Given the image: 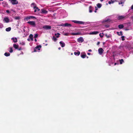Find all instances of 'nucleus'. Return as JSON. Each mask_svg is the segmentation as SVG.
<instances>
[{
  "label": "nucleus",
  "instance_id": "nucleus-1",
  "mask_svg": "<svg viewBox=\"0 0 133 133\" xmlns=\"http://www.w3.org/2000/svg\"><path fill=\"white\" fill-rule=\"evenodd\" d=\"M127 16H119L117 18L119 20H124L128 17Z\"/></svg>",
  "mask_w": 133,
  "mask_h": 133
},
{
  "label": "nucleus",
  "instance_id": "nucleus-2",
  "mask_svg": "<svg viewBox=\"0 0 133 133\" xmlns=\"http://www.w3.org/2000/svg\"><path fill=\"white\" fill-rule=\"evenodd\" d=\"M72 22L75 23H77L78 24H88V23H85L83 22L77 21H73Z\"/></svg>",
  "mask_w": 133,
  "mask_h": 133
},
{
  "label": "nucleus",
  "instance_id": "nucleus-3",
  "mask_svg": "<svg viewBox=\"0 0 133 133\" xmlns=\"http://www.w3.org/2000/svg\"><path fill=\"white\" fill-rule=\"evenodd\" d=\"M31 6H32L34 8V11L35 12H36L37 11H37H39L40 10L39 9L38 7H36L35 6V4L34 3H32L31 4Z\"/></svg>",
  "mask_w": 133,
  "mask_h": 133
},
{
  "label": "nucleus",
  "instance_id": "nucleus-4",
  "mask_svg": "<svg viewBox=\"0 0 133 133\" xmlns=\"http://www.w3.org/2000/svg\"><path fill=\"white\" fill-rule=\"evenodd\" d=\"M41 45H38L36 47L34 50V52H36L37 51V50H40V48H41Z\"/></svg>",
  "mask_w": 133,
  "mask_h": 133
},
{
  "label": "nucleus",
  "instance_id": "nucleus-5",
  "mask_svg": "<svg viewBox=\"0 0 133 133\" xmlns=\"http://www.w3.org/2000/svg\"><path fill=\"white\" fill-rule=\"evenodd\" d=\"M11 2L12 4H17L18 3V2L17 0H11Z\"/></svg>",
  "mask_w": 133,
  "mask_h": 133
},
{
  "label": "nucleus",
  "instance_id": "nucleus-6",
  "mask_svg": "<svg viewBox=\"0 0 133 133\" xmlns=\"http://www.w3.org/2000/svg\"><path fill=\"white\" fill-rule=\"evenodd\" d=\"M77 41L79 43H82L84 41V40L83 37H81L77 39Z\"/></svg>",
  "mask_w": 133,
  "mask_h": 133
},
{
  "label": "nucleus",
  "instance_id": "nucleus-7",
  "mask_svg": "<svg viewBox=\"0 0 133 133\" xmlns=\"http://www.w3.org/2000/svg\"><path fill=\"white\" fill-rule=\"evenodd\" d=\"M35 17L32 16H28L24 18V20H28L29 19L33 18H35Z\"/></svg>",
  "mask_w": 133,
  "mask_h": 133
},
{
  "label": "nucleus",
  "instance_id": "nucleus-8",
  "mask_svg": "<svg viewBox=\"0 0 133 133\" xmlns=\"http://www.w3.org/2000/svg\"><path fill=\"white\" fill-rule=\"evenodd\" d=\"M104 51V50L102 48H99L98 50L99 53L100 55H102Z\"/></svg>",
  "mask_w": 133,
  "mask_h": 133
},
{
  "label": "nucleus",
  "instance_id": "nucleus-9",
  "mask_svg": "<svg viewBox=\"0 0 133 133\" xmlns=\"http://www.w3.org/2000/svg\"><path fill=\"white\" fill-rule=\"evenodd\" d=\"M43 28L46 30H49L51 29V26L48 25H44L43 27Z\"/></svg>",
  "mask_w": 133,
  "mask_h": 133
},
{
  "label": "nucleus",
  "instance_id": "nucleus-10",
  "mask_svg": "<svg viewBox=\"0 0 133 133\" xmlns=\"http://www.w3.org/2000/svg\"><path fill=\"white\" fill-rule=\"evenodd\" d=\"M4 20L5 22L6 23H8L9 21V19L8 17H6L4 18Z\"/></svg>",
  "mask_w": 133,
  "mask_h": 133
},
{
  "label": "nucleus",
  "instance_id": "nucleus-11",
  "mask_svg": "<svg viewBox=\"0 0 133 133\" xmlns=\"http://www.w3.org/2000/svg\"><path fill=\"white\" fill-rule=\"evenodd\" d=\"M59 43L62 47H63L65 46V43L62 41L60 42Z\"/></svg>",
  "mask_w": 133,
  "mask_h": 133
},
{
  "label": "nucleus",
  "instance_id": "nucleus-12",
  "mask_svg": "<svg viewBox=\"0 0 133 133\" xmlns=\"http://www.w3.org/2000/svg\"><path fill=\"white\" fill-rule=\"evenodd\" d=\"M28 23L30 25H35V22L34 21H30L28 22Z\"/></svg>",
  "mask_w": 133,
  "mask_h": 133
},
{
  "label": "nucleus",
  "instance_id": "nucleus-13",
  "mask_svg": "<svg viewBox=\"0 0 133 133\" xmlns=\"http://www.w3.org/2000/svg\"><path fill=\"white\" fill-rule=\"evenodd\" d=\"M99 32L97 31H93L91 32L90 34L92 35H96Z\"/></svg>",
  "mask_w": 133,
  "mask_h": 133
},
{
  "label": "nucleus",
  "instance_id": "nucleus-14",
  "mask_svg": "<svg viewBox=\"0 0 133 133\" xmlns=\"http://www.w3.org/2000/svg\"><path fill=\"white\" fill-rule=\"evenodd\" d=\"M11 39L13 40L14 42V43H16L17 42V39L16 37L15 38L13 37Z\"/></svg>",
  "mask_w": 133,
  "mask_h": 133
},
{
  "label": "nucleus",
  "instance_id": "nucleus-15",
  "mask_svg": "<svg viewBox=\"0 0 133 133\" xmlns=\"http://www.w3.org/2000/svg\"><path fill=\"white\" fill-rule=\"evenodd\" d=\"M41 13L43 14V13L46 14V13H47L48 12L47 11H46V10H45L43 9H42L41 10Z\"/></svg>",
  "mask_w": 133,
  "mask_h": 133
},
{
  "label": "nucleus",
  "instance_id": "nucleus-16",
  "mask_svg": "<svg viewBox=\"0 0 133 133\" xmlns=\"http://www.w3.org/2000/svg\"><path fill=\"white\" fill-rule=\"evenodd\" d=\"M80 54V51H78L77 52H74V54L76 56H79Z\"/></svg>",
  "mask_w": 133,
  "mask_h": 133
},
{
  "label": "nucleus",
  "instance_id": "nucleus-17",
  "mask_svg": "<svg viewBox=\"0 0 133 133\" xmlns=\"http://www.w3.org/2000/svg\"><path fill=\"white\" fill-rule=\"evenodd\" d=\"M13 46L15 49H18L19 46L18 45H17L16 44H14L13 45Z\"/></svg>",
  "mask_w": 133,
  "mask_h": 133
},
{
  "label": "nucleus",
  "instance_id": "nucleus-18",
  "mask_svg": "<svg viewBox=\"0 0 133 133\" xmlns=\"http://www.w3.org/2000/svg\"><path fill=\"white\" fill-rule=\"evenodd\" d=\"M33 35L32 34H30L29 36V38L30 39L31 41H33Z\"/></svg>",
  "mask_w": 133,
  "mask_h": 133
},
{
  "label": "nucleus",
  "instance_id": "nucleus-19",
  "mask_svg": "<svg viewBox=\"0 0 133 133\" xmlns=\"http://www.w3.org/2000/svg\"><path fill=\"white\" fill-rule=\"evenodd\" d=\"M81 33L80 32H77V33H72V34L73 35H80Z\"/></svg>",
  "mask_w": 133,
  "mask_h": 133
},
{
  "label": "nucleus",
  "instance_id": "nucleus-20",
  "mask_svg": "<svg viewBox=\"0 0 133 133\" xmlns=\"http://www.w3.org/2000/svg\"><path fill=\"white\" fill-rule=\"evenodd\" d=\"M81 57L82 58H84L85 57H87V55L85 54H81Z\"/></svg>",
  "mask_w": 133,
  "mask_h": 133
},
{
  "label": "nucleus",
  "instance_id": "nucleus-21",
  "mask_svg": "<svg viewBox=\"0 0 133 133\" xmlns=\"http://www.w3.org/2000/svg\"><path fill=\"white\" fill-rule=\"evenodd\" d=\"M111 20L109 19H106L103 21L104 22H111Z\"/></svg>",
  "mask_w": 133,
  "mask_h": 133
},
{
  "label": "nucleus",
  "instance_id": "nucleus-22",
  "mask_svg": "<svg viewBox=\"0 0 133 133\" xmlns=\"http://www.w3.org/2000/svg\"><path fill=\"white\" fill-rule=\"evenodd\" d=\"M11 29V27H9L8 28H6V31H10Z\"/></svg>",
  "mask_w": 133,
  "mask_h": 133
},
{
  "label": "nucleus",
  "instance_id": "nucleus-23",
  "mask_svg": "<svg viewBox=\"0 0 133 133\" xmlns=\"http://www.w3.org/2000/svg\"><path fill=\"white\" fill-rule=\"evenodd\" d=\"M52 39L54 42H56V41L57 40V38L55 36H53V37L52 38Z\"/></svg>",
  "mask_w": 133,
  "mask_h": 133
},
{
  "label": "nucleus",
  "instance_id": "nucleus-24",
  "mask_svg": "<svg viewBox=\"0 0 133 133\" xmlns=\"http://www.w3.org/2000/svg\"><path fill=\"white\" fill-rule=\"evenodd\" d=\"M14 18L15 19L19 20L20 19V17L19 16H15Z\"/></svg>",
  "mask_w": 133,
  "mask_h": 133
},
{
  "label": "nucleus",
  "instance_id": "nucleus-25",
  "mask_svg": "<svg viewBox=\"0 0 133 133\" xmlns=\"http://www.w3.org/2000/svg\"><path fill=\"white\" fill-rule=\"evenodd\" d=\"M4 55L6 56H9L10 55V54L9 53L5 52V53Z\"/></svg>",
  "mask_w": 133,
  "mask_h": 133
},
{
  "label": "nucleus",
  "instance_id": "nucleus-26",
  "mask_svg": "<svg viewBox=\"0 0 133 133\" xmlns=\"http://www.w3.org/2000/svg\"><path fill=\"white\" fill-rule=\"evenodd\" d=\"M60 35V34L59 33H57L56 34H55V36H57L56 37L58 38L59 37V36Z\"/></svg>",
  "mask_w": 133,
  "mask_h": 133
},
{
  "label": "nucleus",
  "instance_id": "nucleus-27",
  "mask_svg": "<svg viewBox=\"0 0 133 133\" xmlns=\"http://www.w3.org/2000/svg\"><path fill=\"white\" fill-rule=\"evenodd\" d=\"M97 6L98 8H99L101 7L102 5L101 4L98 3L97 4Z\"/></svg>",
  "mask_w": 133,
  "mask_h": 133
},
{
  "label": "nucleus",
  "instance_id": "nucleus-28",
  "mask_svg": "<svg viewBox=\"0 0 133 133\" xmlns=\"http://www.w3.org/2000/svg\"><path fill=\"white\" fill-rule=\"evenodd\" d=\"M119 29H122L124 28V25H118Z\"/></svg>",
  "mask_w": 133,
  "mask_h": 133
},
{
  "label": "nucleus",
  "instance_id": "nucleus-29",
  "mask_svg": "<svg viewBox=\"0 0 133 133\" xmlns=\"http://www.w3.org/2000/svg\"><path fill=\"white\" fill-rule=\"evenodd\" d=\"M105 36L107 38H109L110 37V36L107 34H105Z\"/></svg>",
  "mask_w": 133,
  "mask_h": 133
},
{
  "label": "nucleus",
  "instance_id": "nucleus-30",
  "mask_svg": "<svg viewBox=\"0 0 133 133\" xmlns=\"http://www.w3.org/2000/svg\"><path fill=\"white\" fill-rule=\"evenodd\" d=\"M103 33H100L99 34V35L100 36V37L101 38H102L103 37Z\"/></svg>",
  "mask_w": 133,
  "mask_h": 133
},
{
  "label": "nucleus",
  "instance_id": "nucleus-31",
  "mask_svg": "<svg viewBox=\"0 0 133 133\" xmlns=\"http://www.w3.org/2000/svg\"><path fill=\"white\" fill-rule=\"evenodd\" d=\"M92 9V7L91 6H90L89 7V12H92V11L91 9Z\"/></svg>",
  "mask_w": 133,
  "mask_h": 133
},
{
  "label": "nucleus",
  "instance_id": "nucleus-32",
  "mask_svg": "<svg viewBox=\"0 0 133 133\" xmlns=\"http://www.w3.org/2000/svg\"><path fill=\"white\" fill-rule=\"evenodd\" d=\"M124 1H121L120 2H119L118 3V4H123L124 3Z\"/></svg>",
  "mask_w": 133,
  "mask_h": 133
},
{
  "label": "nucleus",
  "instance_id": "nucleus-33",
  "mask_svg": "<svg viewBox=\"0 0 133 133\" xmlns=\"http://www.w3.org/2000/svg\"><path fill=\"white\" fill-rule=\"evenodd\" d=\"M10 50L9 51V52L10 53H12L13 52V50H12V48L11 47L10 48Z\"/></svg>",
  "mask_w": 133,
  "mask_h": 133
},
{
  "label": "nucleus",
  "instance_id": "nucleus-34",
  "mask_svg": "<svg viewBox=\"0 0 133 133\" xmlns=\"http://www.w3.org/2000/svg\"><path fill=\"white\" fill-rule=\"evenodd\" d=\"M120 64H122L123 62H124V60L123 59H121L120 60Z\"/></svg>",
  "mask_w": 133,
  "mask_h": 133
},
{
  "label": "nucleus",
  "instance_id": "nucleus-35",
  "mask_svg": "<svg viewBox=\"0 0 133 133\" xmlns=\"http://www.w3.org/2000/svg\"><path fill=\"white\" fill-rule=\"evenodd\" d=\"M125 37L124 36H122L121 37L122 40V41H124L125 40L124 39Z\"/></svg>",
  "mask_w": 133,
  "mask_h": 133
},
{
  "label": "nucleus",
  "instance_id": "nucleus-36",
  "mask_svg": "<svg viewBox=\"0 0 133 133\" xmlns=\"http://www.w3.org/2000/svg\"><path fill=\"white\" fill-rule=\"evenodd\" d=\"M119 34H118V35L119 36H122L123 35V34L122 31H120Z\"/></svg>",
  "mask_w": 133,
  "mask_h": 133
},
{
  "label": "nucleus",
  "instance_id": "nucleus-37",
  "mask_svg": "<svg viewBox=\"0 0 133 133\" xmlns=\"http://www.w3.org/2000/svg\"><path fill=\"white\" fill-rule=\"evenodd\" d=\"M38 34H36L35 35V36H34V38H36L38 36Z\"/></svg>",
  "mask_w": 133,
  "mask_h": 133
},
{
  "label": "nucleus",
  "instance_id": "nucleus-38",
  "mask_svg": "<svg viewBox=\"0 0 133 133\" xmlns=\"http://www.w3.org/2000/svg\"><path fill=\"white\" fill-rule=\"evenodd\" d=\"M20 44L22 45H24L25 44V43L24 42H22V43H20Z\"/></svg>",
  "mask_w": 133,
  "mask_h": 133
},
{
  "label": "nucleus",
  "instance_id": "nucleus-39",
  "mask_svg": "<svg viewBox=\"0 0 133 133\" xmlns=\"http://www.w3.org/2000/svg\"><path fill=\"white\" fill-rule=\"evenodd\" d=\"M62 25H71L70 24H68V23H65L64 24H62Z\"/></svg>",
  "mask_w": 133,
  "mask_h": 133
},
{
  "label": "nucleus",
  "instance_id": "nucleus-40",
  "mask_svg": "<svg viewBox=\"0 0 133 133\" xmlns=\"http://www.w3.org/2000/svg\"><path fill=\"white\" fill-rule=\"evenodd\" d=\"M95 12H97V10H98V9L96 7H95Z\"/></svg>",
  "mask_w": 133,
  "mask_h": 133
},
{
  "label": "nucleus",
  "instance_id": "nucleus-41",
  "mask_svg": "<svg viewBox=\"0 0 133 133\" xmlns=\"http://www.w3.org/2000/svg\"><path fill=\"white\" fill-rule=\"evenodd\" d=\"M19 50H22V49L21 47H20L19 48L17 49Z\"/></svg>",
  "mask_w": 133,
  "mask_h": 133
},
{
  "label": "nucleus",
  "instance_id": "nucleus-42",
  "mask_svg": "<svg viewBox=\"0 0 133 133\" xmlns=\"http://www.w3.org/2000/svg\"><path fill=\"white\" fill-rule=\"evenodd\" d=\"M100 43V42H98L97 43V45H99V44Z\"/></svg>",
  "mask_w": 133,
  "mask_h": 133
},
{
  "label": "nucleus",
  "instance_id": "nucleus-43",
  "mask_svg": "<svg viewBox=\"0 0 133 133\" xmlns=\"http://www.w3.org/2000/svg\"><path fill=\"white\" fill-rule=\"evenodd\" d=\"M109 25H105V27L106 28H108L109 27Z\"/></svg>",
  "mask_w": 133,
  "mask_h": 133
},
{
  "label": "nucleus",
  "instance_id": "nucleus-44",
  "mask_svg": "<svg viewBox=\"0 0 133 133\" xmlns=\"http://www.w3.org/2000/svg\"><path fill=\"white\" fill-rule=\"evenodd\" d=\"M6 12H7L8 13H9V10H6Z\"/></svg>",
  "mask_w": 133,
  "mask_h": 133
},
{
  "label": "nucleus",
  "instance_id": "nucleus-45",
  "mask_svg": "<svg viewBox=\"0 0 133 133\" xmlns=\"http://www.w3.org/2000/svg\"><path fill=\"white\" fill-rule=\"evenodd\" d=\"M68 33H65V34L64 35L66 36H67L68 35Z\"/></svg>",
  "mask_w": 133,
  "mask_h": 133
},
{
  "label": "nucleus",
  "instance_id": "nucleus-46",
  "mask_svg": "<svg viewBox=\"0 0 133 133\" xmlns=\"http://www.w3.org/2000/svg\"><path fill=\"white\" fill-rule=\"evenodd\" d=\"M108 3L109 4H111V1H109V2H108Z\"/></svg>",
  "mask_w": 133,
  "mask_h": 133
},
{
  "label": "nucleus",
  "instance_id": "nucleus-47",
  "mask_svg": "<svg viewBox=\"0 0 133 133\" xmlns=\"http://www.w3.org/2000/svg\"><path fill=\"white\" fill-rule=\"evenodd\" d=\"M131 9H133V5L131 6Z\"/></svg>",
  "mask_w": 133,
  "mask_h": 133
},
{
  "label": "nucleus",
  "instance_id": "nucleus-48",
  "mask_svg": "<svg viewBox=\"0 0 133 133\" xmlns=\"http://www.w3.org/2000/svg\"><path fill=\"white\" fill-rule=\"evenodd\" d=\"M111 3H113L114 2V1L112 0H111Z\"/></svg>",
  "mask_w": 133,
  "mask_h": 133
},
{
  "label": "nucleus",
  "instance_id": "nucleus-49",
  "mask_svg": "<svg viewBox=\"0 0 133 133\" xmlns=\"http://www.w3.org/2000/svg\"><path fill=\"white\" fill-rule=\"evenodd\" d=\"M91 51H92V50L91 49H89L88 50V51H89V52H91Z\"/></svg>",
  "mask_w": 133,
  "mask_h": 133
},
{
  "label": "nucleus",
  "instance_id": "nucleus-50",
  "mask_svg": "<svg viewBox=\"0 0 133 133\" xmlns=\"http://www.w3.org/2000/svg\"><path fill=\"white\" fill-rule=\"evenodd\" d=\"M27 40L29 41H30V39L29 38H28L27 39Z\"/></svg>",
  "mask_w": 133,
  "mask_h": 133
},
{
  "label": "nucleus",
  "instance_id": "nucleus-51",
  "mask_svg": "<svg viewBox=\"0 0 133 133\" xmlns=\"http://www.w3.org/2000/svg\"><path fill=\"white\" fill-rule=\"evenodd\" d=\"M87 54L88 55H90L91 54L90 53L88 52V53Z\"/></svg>",
  "mask_w": 133,
  "mask_h": 133
},
{
  "label": "nucleus",
  "instance_id": "nucleus-52",
  "mask_svg": "<svg viewBox=\"0 0 133 133\" xmlns=\"http://www.w3.org/2000/svg\"><path fill=\"white\" fill-rule=\"evenodd\" d=\"M61 26H71V25H61Z\"/></svg>",
  "mask_w": 133,
  "mask_h": 133
},
{
  "label": "nucleus",
  "instance_id": "nucleus-53",
  "mask_svg": "<svg viewBox=\"0 0 133 133\" xmlns=\"http://www.w3.org/2000/svg\"><path fill=\"white\" fill-rule=\"evenodd\" d=\"M34 40H35V41L36 42H37V40L36 39H34Z\"/></svg>",
  "mask_w": 133,
  "mask_h": 133
},
{
  "label": "nucleus",
  "instance_id": "nucleus-54",
  "mask_svg": "<svg viewBox=\"0 0 133 133\" xmlns=\"http://www.w3.org/2000/svg\"><path fill=\"white\" fill-rule=\"evenodd\" d=\"M129 29H125V30H129Z\"/></svg>",
  "mask_w": 133,
  "mask_h": 133
},
{
  "label": "nucleus",
  "instance_id": "nucleus-55",
  "mask_svg": "<svg viewBox=\"0 0 133 133\" xmlns=\"http://www.w3.org/2000/svg\"><path fill=\"white\" fill-rule=\"evenodd\" d=\"M131 18L132 19L133 21V16H132L131 17Z\"/></svg>",
  "mask_w": 133,
  "mask_h": 133
},
{
  "label": "nucleus",
  "instance_id": "nucleus-56",
  "mask_svg": "<svg viewBox=\"0 0 133 133\" xmlns=\"http://www.w3.org/2000/svg\"><path fill=\"white\" fill-rule=\"evenodd\" d=\"M117 33L118 35V34H119V33L118 32H117Z\"/></svg>",
  "mask_w": 133,
  "mask_h": 133
},
{
  "label": "nucleus",
  "instance_id": "nucleus-57",
  "mask_svg": "<svg viewBox=\"0 0 133 133\" xmlns=\"http://www.w3.org/2000/svg\"><path fill=\"white\" fill-rule=\"evenodd\" d=\"M116 64H117V63H115L114 64V65H116Z\"/></svg>",
  "mask_w": 133,
  "mask_h": 133
},
{
  "label": "nucleus",
  "instance_id": "nucleus-58",
  "mask_svg": "<svg viewBox=\"0 0 133 133\" xmlns=\"http://www.w3.org/2000/svg\"><path fill=\"white\" fill-rule=\"evenodd\" d=\"M101 2H102L103 0H100Z\"/></svg>",
  "mask_w": 133,
  "mask_h": 133
},
{
  "label": "nucleus",
  "instance_id": "nucleus-59",
  "mask_svg": "<svg viewBox=\"0 0 133 133\" xmlns=\"http://www.w3.org/2000/svg\"><path fill=\"white\" fill-rule=\"evenodd\" d=\"M87 57V58H88V57H89L88 56H87V57Z\"/></svg>",
  "mask_w": 133,
  "mask_h": 133
},
{
  "label": "nucleus",
  "instance_id": "nucleus-60",
  "mask_svg": "<svg viewBox=\"0 0 133 133\" xmlns=\"http://www.w3.org/2000/svg\"><path fill=\"white\" fill-rule=\"evenodd\" d=\"M47 45V44H45V45H46V46Z\"/></svg>",
  "mask_w": 133,
  "mask_h": 133
},
{
  "label": "nucleus",
  "instance_id": "nucleus-61",
  "mask_svg": "<svg viewBox=\"0 0 133 133\" xmlns=\"http://www.w3.org/2000/svg\"><path fill=\"white\" fill-rule=\"evenodd\" d=\"M61 48L60 47L59 48V49H60Z\"/></svg>",
  "mask_w": 133,
  "mask_h": 133
},
{
  "label": "nucleus",
  "instance_id": "nucleus-62",
  "mask_svg": "<svg viewBox=\"0 0 133 133\" xmlns=\"http://www.w3.org/2000/svg\"><path fill=\"white\" fill-rule=\"evenodd\" d=\"M3 0H1V1H3Z\"/></svg>",
  "mask_w": 133,
  "mask_h": 133
},
{
  "label": "nucleus",
  "instance_id": "nucleus-63",
  "mask_svg": "<svg viewBox=\"0 0 133 133\" xmlns=\"http://www.w3.org/2000/svg\"><path fill=\"white\" fill-rule=\"evenodd\" d=\"M122 6H123V5H122Z\"/></svg>",
  "mask_w": 133,
  "mask_h": 133
},
{
  "label": "nucleus",
  "instance_id": "nucleus-64",
  "mask_svg": "<svg viewBox=\"0 0 133 133\" xmlns=\"http://www.w3.org/2000/svg\"><path fill=\"white\" fill-rule=\"evenodd\" d=\"M0 1H1V0H0Z\"/></svg>",
  "mask_w": 133,
  "mask_h": 133
}]
</instances>
